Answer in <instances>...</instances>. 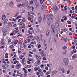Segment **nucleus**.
I'll return each mask as SVG.
<instances>
[{
    "label": "nucleus",
    "instance_id": "obj_1",
    "mask_svg": "<svg viewBox=\"0 0 77 77\" xmlns=\"http://www.w3.org/2000/svg\"><path fill=\"white\" fill-rule=\"evenodd\" d=\"M47 18L49 20H50V19H51L52 20H53V16L52 14H48L47 16Z\"/></svg>",
    "mask_w": 77,
    "mask_h": 77
},
{
    "label": "nucleus",
    "instance_id": "obj_2",
    "mask_svg": "<svg viewBox=\"0 0 77 77\" xmlns=\"http://www.w3.org/2000/svg\"><path fill=\"white\" fill-rule=\"evenodd\" d=\"M63 62L65 63L66 66H67L68 65V60L67 58H64L63 60Z\"/></svg>",
    "mask_w": 77,
    "mask_h": 77
},
{
    "label": "nucleus",
    "instance_id": "obj_3",
    "mask_svg": "<svg viewBox=\"0 0 77 77\" xmlns=\"http://www.w3.org/2000/svg\"><path fill=\"white\" fill-rule=\"evenodd\" d=\"M22 66L21 64L20 63H17L16 66V68L17 69H20L21 66Z\"/></svg>",
    "mask_w": 77,
    "mask_h": 77
},
{
    "label": "nucleus",
    "instance_id": "obj_4",
    "mask_svg": "<svg viewBox=\"0 0 77 77\" xmlns=\"http://www.w3.org/2000/svg\"><path fill=\"white\" fill-rule=\"evenodd\" d=\"M58 72H57V71H56V70H53L51 73V74H52V76H53V75H54V74H57V73Z\"/></svg>",
    "mask_w": 77,
    "mask_h": 77
},
{
    "label": "nucleus",
    "instance_id": "obj_5",
    "mask_svg": "<svg viewBox=\"0 0 77 77\" xmlns=\"http://www.w3.org/2000/svg\"><path fill=\"white\" fill-rule=\"evenodd\" d=\"M20 28L21 29H25V28H26V25L24 23H23V25L21 26Z\"/></svg>",
    "mask_w": 77,
    "mask_h": 77
},
{
    "label": "nucleus",
    "instance_id": "obj_6",
    "mask_svg": "<svg viewBox=\"0 0 77 77\" xmlns=\"http://www.w3.org/2000/svg\"><path fill=\"white\" fill-rule=\"evenodd\" d=\"M35 57H36V59L37 60H41V56H38V55H36Z\"/></svg>",
    "mask_w": 77,
    "mask_h": 77
},
{
    "label": "nucleus",
    "instance_id": "obj_7",
    "mask_svg": "<svg viewBox=\"0 0 77 77\" xmlns=\"http://www.w3.org/2000/svg\"><path fill=\"white\" fill-rule=\"evenodd\" d=\"M13 3L14 2H13V1H12L9 3V5L10 7H13V6H14Z\"/></svg>",
    "mask_w": 77,
    "mask_h": 77
},
{
    "label": "nucleus",
    "instance_id": "obj_8",
    "mask_svg": "<svg viewBox=\"0 0 77 77\" xmlns=\"http://www.w3.org/2000/svg\"><path fill=\"white\" fill-rule=\"evenodd\" d=\"M55 35L57 37H58V35H57V29H55L54 31Z\"/></svg>",
    "mask_w": 77,
    "mask_h": 77
},
{
    "label": "nucleus",
    "instance_id": "obj_9",
    "mask_svg": "<svg viewBox=\"0 0 77 77\" xmlns=\"http://www.w3.org/2000/svg\"><path fill=\"white\" fill-rule=\"evenodd\" d=\"M38 20L40 23L42 22V17L41 16H40L38 18Z\"/></svg>",
    "mask_w": 77,
    "mask_h": 77
},
{
    "label": "nucleus",
    "instance_id": "obj_10",
    "mask_svg": "<svg viewBox=\"0 0 77 77\" xmlns=\"http://www.w3.org/2000/svg\"><path fill=\"white\" fill-rule=\"evenodd\" d=\"M40 37L41 40L42 41H43V40H44V38L43 37V35H42V34H41L40 35Z\"/></svg>",
    "mask_w": 77,
    "mask_h": 77
},
{
    "label": "nucleus",
    "instance_id": "obj_11",
    "mask_svg": "<svg viewBox=\"0 0 77 77\" xmlns=\"http://www.w3.org/2000/svg\"><path fill=\"white\" fill-rule=\"evenodd\" d=\"M36 40L38 43V44H40V40L39 39V38L38 36L37 37Z\"/></svg>",
    "mask_w": 77,
    "mask_h": 77
},
{
    "label": "nucleus",
    "instance_id": "obj_12",
    "mask_svg": "<svg viewBox=\"0 0 77 77\" xmlns=\"http://www.w3.org/2000/svg\"><path fill=\"white\" fill-rule=\"evenodd\" d=\"M28 5V2L27 1H26V2H25L24 4H23V6H27Z\"/></svg>",
    "mask_w": 77,
    "mask_h": 77
},
{
    "label": "nucleus",
    "instance_id": "obj_13",
    "mask_svg": "<svg viewBox=\"0 0 77 77\" xmlns=\"http://www.w3.org/2000/svg\"><path fill=\"white\" fill-rule=\"evenodd\" d=\"M56 20L57 21H59V17L58 16H57L56 17Z\"/></svg>",
    "mask_w": 77,
    "mask_h": 77
},
{
    "label": "nucleus",
    "instance_id": "obj_14",
    "mask_svg": "<svg viewBox=\"0 0 77 77\" xmlns=\"http://www.w3.org/2000/svg\"><path fill=\"white\" fill-rule=\"evenodd\" d=\"M55 27L57 28L59 27V23L57 22L55 25Z\"/></svg>",
    "mask_w": 77,
    "mask_h": 77
},
{
    "label": "nucleus",
    "instance_id": "obj_15",
    "mask_svg": "<svg viewBox=\"0 0 77 77\" xmlns=\"http://www.w3.org/2000/svg\"><path fill=\"white\" fill-rule=\"evenodd\" d=\"M6 18V16L5 15H3L2 16V20H4Z\"/></svg>",
    "mask_w": 77,
    "mask_h": 77
},
{
    "label": "nucleus",
    "instance_id": "obj_16",
    "mask_svg": "<svg viewBox=\"0 0 77 77\" xmlns=\"http://www.w3.org/2000/svg\"><path fill=\"white\" fill-rule=\"evenodd\" d=\"M51 28L52 30H53V32H54V29H55L54 26V25H52L51 26Z\"/></svg>",
    "mask_w": 77,
    "mask_h": 77
},
{
    "label": "nucleus",
    "instance_id": "obj_17",
    "mask_svg": "<svg viewBox=\"0 0 77 77\" xmlns=\"http://www.w3.org/2000/svg\"><path fill=\"white\" fill-rule=\"evenodd\" d=\"M50 31L48 30H47L46 31V35L48 36L50 35Z\"/></svg>",
    "mask_w": 77,
    "mask_h": 77
},
{
    "label": "nucleus",
    "instance_id": "obj_18",
    "mask_svg": "<svg viewBox=\"0 0 77 77\" xmlns=\"http://www.w3.org/2000/svg\"><path fill=\"white\" fill-rule=\"evenodd\" d=\"M45 5H43L42 8V11H44V10H45Z\"/></svg>",
    "mask_w": 77,
    "mask_h": 77
},
{
    "label": "nucleus",
    "instance_id": "obj_19",
    "mask_svg": "<svg viewBox=\"0 0 77 77\" xmlns=\"http://www.w3.org/2000/svg\"><path fill=\"white\" fill-rule=\"evenodd\" d=\"M69 68L70 69H73V67L71 65H69Z\"/></svg>",
    "mask_w": 77,
    "mask_h": 77
},
{
    "label": "nucleus",
    "instance_id": "obj_20",
    "mask_svg": "<svg viewBox=\"0 0 77 77\" xmlns=\"http://www.w3.org/2000/svg\"><path fill=\"white\" fill-rule=\"evenodd\" d=\"M75 55H76V54H75L72 56V59H75V58H76Z\"/></svg>",
    "mask_w": 77,
    "mask_h": 77
},
{
    "label": "nucleus",
    "instance_id": "obj_21",
    "mask_svg": "<svg viewBox=\"0 0 77 77\" xmlns=\"http://www.w3.org/2000/svg\"><path fill=\"white\" fill-rule=\"evenodd\" d=\"M66 52H67V50H65L63 53V55H65V54H66Z\"/></svg>",
    "mask_w": 77,
    "mask_h": 77
},
{
    "label": "nucleus",
    "instance_id": "obj_22",
    "mask_svg": "<svg viewBox=\"0 0 77 77\" xmlns=\"http://www.w3.org/2000/svg\"><path fill=\"white\" fill-rule=\"evenodd\" d=\"M2 63H5V64H6V62L5 63V59H2Z\"/></svg>",
    "mask_w": 77,
    "mask_h": 77
},
{
    "label": "nucleus",
    "instance_id": "obj_23",
    "mask_svg": "<svg viewBox=\"0 0 77 77\" xmlns=\"http://www.w3.org/2000/svg\"><path fill=\"white\" fill-rule=\"evenodd\" d=\"M8 25L10 26V27H11L12 26V23H11V22H9L8 23Z\"/></svg>",
    "mask_w": 77,
    "mask_h": 77
},
{
    "label": "nucleus",
    "instance_id": "obj_24",
    "mask_svg": "<svg viewBox=\"0 0 77 77\" xmlns=\"http://www.w3.org/2000/svg\"><path fill=\"white\" fill-rule=\"evenodd\" d=\"M23 57L24 56L23 55H21L20 57V59H23Z\"/></svg>",
    "mask_w": 77,
    "mask_h": 77
},
{
    "label": "nucleus",
    "instance_id": "obj_25",
    "mask_svg": "<svg viewBox=\"0 0 77 77\" xmlns=\"http://www.w3.org/2000/svg\"><path fill=\"white\" fill-rule=\"evenodd\" d=\"M24 60H25V58H23L22 60V63H24L26 62V61Z\"/></svg>",
    "mask_w": 77,
    "mask_h": 77
},
{
    "label": "nucleus",
    "instance_id": "obj_26",
    "mask_svg": "<svg viewBox=\"0 0 77 77\" xmlns=\"http://www.w3.org/2000/svg\"><path fill=\"white\" fill-rule=\"evenodd\" d=\"M19 61L17 60H16L15 61H14V64H16V63H19Z\"/></svg>",
    "mask_w": 77,
    "mask_h": 77
},
{
    "label": "nucleus",
    "instance_id": "obj_27",
    "mask_svg": "<svg viewBox=\"0 0 77 77\" xmlns=\"http://www.w3.org/2000/svg\"><path fill=\"white\" fill-rule=\"evenodd\" d=\"M7 22H8V20L6 19L4 21V24H6L7 23Z\"/></svg>",
    "mask_w": 77,
    "mask_h": 77
},
{
    "label": "nucleus",
    "instance_id": "obj_28",
    "mask_svg": "<svg viewBox=\"0 0 77 77\" xmlns=\"http://www.w3.org/2000/svg\"><path fill=\"white\" fill-rule=\"evenodd\" d=\"M7 32V30H6V29H3L2 30V32L3 33H5V32Z\"/></svg>",
    "mask_w": 77,
    "mask_h": 77
},
{
    "label": "nucleus",
    "instance_id": "obj_29",
    "mask_svg": "<svg viewBox=\"0 0 77 77\" xmlns=\"http://www.w3.org/2000/svg\"><path fill=\"white\" fill-rule=\"evenodd\" d=\"M54 8L56 11H57V10L59 9V8H57V7L56 6H55V7Z\"/></svg>",
    "mask_w": 77,
    "mask_h": 77
},
{
    "label": "nucleus",
    "instance_id": "obj_30",
    "mask_svg": "<svg viewBox=\"0 0 77 77\" xmlns=\"http://www.w3.org/2000/svg\"><path fill=\"white\" fill-rule=\"evenodd\" d=\"M47 14H45L44 16V18L45 20L46 18H47Z\"/></svg>",
    "mask_w": 77,
    "mask_h": 77
},
{
    "label": "nucleus",
    "instance_id": "obj_31",
    "mask_svg": "<svg viewBox=\"0 0 77 77\" xmlns=\"http://www.w3.org/2000/svg\"><path fill=\"white\" fill-rule=\"evenodd\" d=\"M23 6V4H19V5H17V7H20V6Z\"/></svg>",
    "mask_w": 77,
    "mask_h": 77
},
{
    "label": "nucleus",
    "instance_id": "obj_32",
    "mask_svg": "<svg viewBox=\"0 0 77 77\" xmlns=\"http://www.w3.org/2000/svg\"><path fill=\"white\" fill-rule=\"evenodd\" d=\"M40 2L41 4H42L44 2V0H40Z\"/></svg>",
    "mask_w": 77,
    "mask_h": 77
},
{
    "label": "nucleus",
    "instance_id": "obj_33",
    "mask_svg": "<svg viewBox=\"0 0 77 77\" xmlns=\"http://www.w3.org/2000/svg\"><path fill=\"white\" fill-rule=\"evenodd\" d=\"M61 70L62 72L63 73H64L65 72V69H61Z\"/></svg>",
    "mask_w": 77,
    "mask_h": 77
},
{
    "label": "nucleus",
    "instance_id": "obj_34",
    "mask_svg": "<svg viewBox=\"0 0 77 77\" xmlns=\"http://www.w3.org/2000/svg\"><path fill=\"white\" fill-rule=\"evenodd\" d=\"M32 51L33 52H36V49L33 48L32 50Z\"/></svg>",
    "mask_w": 77,
    "mask_h": 77
},
{
    "label": "nucleus",
    "instance_id": "obj_35",
    "mask_svg": "<svg viewBox=\"0 0 77 77\" xmlns=\"http://www.w3.org/2000/svg\"><path fill=\"white\" fill-rule=\"evenodd\" d=\"M43 57H47V55L45 54H43Z\"/></svg>",
    "mask_w": 77,
    "mask_h": 77
},
{
    "label": "nucleus",
    "instance_id": "obj_36",
    "mask_svg": "<svg viewBox=\"0 0 77 77\" xmlns=\"http://www.w3.org/2000/svg\"><path fill=\"white\" fill-rule=\"evenodd\" d=\"M22 21H23V22H26V19L25 18H23Z\"/></svg>",
    "mask_w": 77,
    "mask_h": 77
},
{
    "label": "nucleus",
    "instance_id": "obj_37",
    "mask_svg": "<svg viewBox=\"0 0 77 77\" xmlns=\"http://www.w3.org/2000/svg\"><path fill=\"white\" fill-rule=\"evenodd\" d=\"M46 43V41L44 40V45H45V46L46 47V46H47V45L45 44Z\"/></svg>",
    "mask_w": 77,
    "mask_h": 77
},
{
    "label": "nucleus",
    "instance_id": "obj_38",
    "mask_svg": "<svg viewBox=\"0 0 77 77\" xmlns=\"http://www.w3.org/2000/svg\"><path fill=\"white\" fill-rule=\"evenodd\" d=\"M62 30L63 31V32H66V31H67V29H66L65 28L63 29Z\"/></svg>",
    "mask_w": 77,
    "mask_h": 77
},
{
    "label": "nucleus",
    "instance_id": "obj_39",
    "mask_svg": "<svg viewBox=\"0 0 77 77\" xmlns=\"http://www.w3.org/2000/svg\"><path fill=\"white\" fill-rule=\"evenodd\" d=\"M28 38H30L31 39H32V38H33V36L32 35H30L29 36H28Z\"/></svg>",
    "mask_w": 77,
    "mask_h": 77
},
{
    "label": "nucleus",
    "instance_id": "obj_40",
    "mask_svg": "<svg viewBox=\"0 0 77 77\" xmlns=\"http://www.w3.org/2000/svg\"><path fill=\"white\" fill-rule=\"evenodd\" d=\"M23 23V22H20L19 23V26H21V25H22Z\"/></svg>",
    "mask_w": 77,
    "mask_h": 77
},
{
    "label": "nucleus",
    "instance_id": "obj_41",
    "mask_svg": "<svg viewBox=\"0 0 77 77\" xmlns=\"http://www.w3.org/2000/svg\"><path fill=\"white\" fill-rule=\"evenodd\" d=\"M21 17V16H18L17 17H16V19H18V18H20Z\"/></svg>",
    "mask_w": 77,
    "mask_h": 77
},
{
    "label": "nucleus",
    "instance_id": "obj_42",
    "mask_svg": "<svg viewBox=\"0 0 77 77\" xmlns=\"http://www.w3.org/2000/svg\"><path fill=\"white\" fill-rule=\"evenodd\" d=\"M67 22L69 24H71V21H70L68 20Z\"/></svg>",
    "mask_w": 77,
    "mask_h": 77
},
{
    "label": "nucleus",
    "instance_id": "obj_43",
    "mask_svg": "<svg viewBox=\"0 0 77 77\" xmlns=\"http://www.w3.org/2000/svg\"><path fill=\"white\" fill-rule=\"evenodd\" d=\"M9 47H10V48H14V46H13V45H11Z\"/></svg>",
    "mask_w": 77,
    "mask_h": 77
},
{
    "label": "nucleus",
    "instance_id": "obj_44",
    "mask_svg": "<svg viewBox=\"0 0 77 77\" xmlns=\"http://www.w3.org/2000/svg\"><path fill=\"white\" fill-rule=\"evenodd\" d=\"M36 44L35 42H31V44Z\"/></svg>",
    "mask_w": 77,
    "mask_h": 77
},
{
    "label": "nucleus",
    "instance_id": "obj_45",
    "mask_svg": "<svg viewBox=\"0 0 77 77\" xmlns=\"http://www.w3.org/2000/svg\"><path fill=\"white\" fill-rule=\"evenodd\" d=\"M2 67H3V68L4 69H7L6 68V67H5V66H2Z\"/></svg>",
    "mask_w": 77,
    "mask_h": 77
},
{
    "label": "nucleus",
    "instance_id": "obj_46",
    "mask_svg": "<svg viewBox=\"0 0 77 77\" xmlns=\"http://www.w3.org/2000/svg\"><path fill=\"white\" fill-rule=\"evenodd\" d=\"M28 33H29V34H31V35L32 34V33L30 30L28 31Z\"/></svg>",
    "mask_w": 77,
    "mask_h": 77
},
{
    "label": "nucleus",
    "instance_id": "obj_47",
    "mask_svg": "<svg viewBox=\"0 0 77 77\" xmlns=\"http://www.w3.org/2000/svg\"><path fill=\"white\" fill-rule=\"evenodd\" d=\"M34 70H35V71H37V70H38V68L35 67L34 68Z\"/></svg>",
    "mask_w": 77,
    "mask_h": 77
},
{
    "label": "nucleus",
    "instance_id": "obj_48",
    "mask_svg": "<svg viewBox=\"0 0 77 77\" xmlns=\"http://www.w3.org/2000/svg\"><path fill=\"white\" fill-rule=\"evenodd\" d=\"M67 40H68L67 38H64V41L65 42H66V41H67Z\"/></svg>",
    "mask_w": 77,
    "mask_h": 77
},
{
    "label": "nucleus",
    "instance_id": "obj_49",
    "mask_svg": "<svg viewBox=\"0 0 77 77\" xmlns=\"http://www.w3.org/2000/svg\"><path fill=\"white\" fill-rule=\"evenodd\" d=\"M14 67H15V65H12V66H11V68H14Z\"/></svg>",
    "mask_w": 77,
    "mask_h": 77
},
{
    "label": "nucleus",
    "instance_id": "obj_50",
    "mask_svg": "<svg viewBox=\"0 0 77 77\" xmlns=\"http://www.w3.org/2000/svg\"><path fill=\"white\" fill-rule=\"evenodd\" d=\"M41 47V45H38V48H40Z\"/></svg>",
    "mask_w": 77,
    "mask_h": 77
},
{
    "label": "nucleus",
    "instance_id": "obj_51",
    "mask_svg": "<svg viewBox=\"0 0 77 77\" xmlns=\"http://www.w3.org/2000/svg\"><path fill=\"white\" fill-rule=\"evenodd\" d=\"M14 31L15 33H18V32H19V30H14Z\"/></svg>",
    "mask_w": 77,
    "mask_h": 77
},
{
    "label": "nucleus",
    "instance_id": "obj_52",
    "mask_svg": "<svg viewBox=\"0 0 77 77\" xmlns=\"http://www.w3.org/2000/svg\"><path fill=\"white\" fill-rule=\"evenodd\" d=\"M63 49L64 50L66 49V46H64L63 48Z\"/></svg>",
    "mask_w": 77,
    "mask_h": 77
},
{
    "label": "nucleus",
    "instance_id": "obj_53",
    "mask_svg": "<svg viewBox=\"0 0 77 77\" xmlns=\"http://www.w3.org/2000/svg\"><path fill=\"white\" fill-rule=\"evenodd\" d=\"M46 70H48V66H46L45 68Z\"/></svg>",
    "mask_w": 77,
    "mask_h": 77
},
{
    "label": "nucleus",
    "instance_id": "obj_54",
    "mask_svg": "<svg viewBox=\"0 0 77 77\" xmlns=\"http://www.w3.org/2000/svg\"><path fill=\"white\" fill-rule=\"evenodd\" d=\"M1 41L2 42V43H4L3 41H4V40H3V38H2L1 40Z\"/></svg>",
    "mask_w": 77,
    "mask_h": 77
},
{
    "label": "nucleus",
    "instance_id": "obj_55",
    "mask_svg": "<svg viewBox=\"0 0 77 77\" xmlns=\"http://www.w3.org/2000/svg\"><path fill=\"white\" fill-rule=\"evenodd\" d=\"M8 42L10 43L11 42V40L10 39H9L8 40Z\"/></svg>",
    "mask_w": 77,
    "mask_h": 77
},
{
    "label": "nucleus",
    "instance_id": "obj_56",
    "mask_svg": "<svg viewBox=\"0 0 77 77\" xmlns=\"http://www.w3.org/2000/svg\"><path fill=\"white\" fill-rule=\"evenodd\" d=\"M18 15V13H17L16 14V15L14 16V17H17V15Z\"/></svg>",
    "mask_w": 77,
    "mask_h": 77
},
{
    "label": "nucleus",
    "instance_id": "obj_57",
    "mask_svg": "<svg viewBox=\"0 0 77 77\" xmlns=\"http://www.w3.org/2000/svg\"><path fill=\"white\" fill-rule=\"evenodd\" d=\"M42 59L43 60H46L47 58H46V57H43Z\"/></svg>",
    "mask_w": 77,
    "mask_h": 77
},
{
    "label": "nucleus",
    "instance_id": "obj_58",
    "mask_svg": "<svg viewBox=\"0 0 77 77\" xmlns=\"http://www.w3.org/2000/svg\"><path fill=\"white\" fill-rule=\"evenodd\" d=\"M69 72H70V71L69 70H68V71L67 72V74H69Z\"/></svg>",
    "mask_w": 77,
    "mask_h": 77
},
{
    "label": "nucleus",
    "instance_id": "obj_59",
    "mask_svg": "<svg viewBox=\"0 0 77 77\" xmlns=\"http://www.w3.org/2000/svg\"><path fill=\"white\" fill-rule=\"evenodd\" d=\"M36 2H37V0H34V3H36Z\"/></svg>",
    "mask_w": 77,
    "mask_h": 77
},
{
    "label": "nucleus",
    "instance_id": "obj_60",
    "mask_svg": "<svg viewBox=\"0 0 77 77\" xmlns=\"http://www.w3.org/2000/svg\"><path fill=\"white\" fill-rule=\"evenodd\" d=\"M27 67H28V68H30V67H31V65H27Z\"/></svg>",
    "mask_w": 77,
    "mask_h": 77
},
{
    "label": "nucleus",
    "instance_id": "obj_61",
    "mask_svg": "<svg viewBox=\"0 0 77 77\" xmlns=\"http://www.w3.org/2000/svg\"><path fill=\"white\" fill-rule=\"evenodd\" d=\"M29 57H32V55H31V54H29Z\"/></svg>",
    "mask_w": 77,
    "mask_h": 77
},
{
    "label": "nucleus",
    "instance_id": "obj_62",
    "mask_svg": "<svg viewBox=\"0 0 77 77\" xmlns=\"http://www.w3.org/2000/svg\"><path fill=\"white\" fill-rule=\"evenodd\" d=\"M29 30H33V28L32 27L29 28Z\"/></svg>",
    "mask_w": 77,
    "mask_h": 77
},
{
    "label": "nucleus",
    "instance_id": "obj_63",
    "mask_svg": "<svg viewBox=\"0 0 77 77\" xmlns=\"http://www.w3.org/2000/svg\"><path fill=\"white\" fill-rule=\"evenodd\" d=\"M41 75L42 76L43 75V72H41L40 73Z\"/></svg>",
    "mask_w": 77,
    "mask_h": 77
},
{
    "label": "nucleus",
    "instance_id": "obj_64",
    "mask_svg": "<svg viewBox=\"0 0 77 77\" xmlns=\"http://www.w3.org/2000/svg\"><path fill=\"white\" fill-rule=\"evenodd\" d=\"M75 47L74 45H73L72 47V49H75Z\"/></svg>",
    "mask_w": 77,
    "mask_h": 77
}]
</instances>
